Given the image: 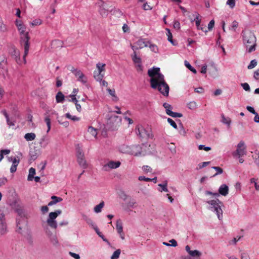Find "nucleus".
I'll return each mask as SVG.
<instances>
[{"label":"nucleus","instance_id":"obj_18","mask_svg":"<svg viewBox=\"0 0 259 259\" xmlns=\"http://www.w3.org/2000/svg\"><path fill=\"white\" fill-rule=\"evenodd\" d=\"M74 75L77 78V80L78 81L81 82L83 84H85L87 82V77L80 70H75L74 71Z\"/></svg>","mask_w":259,"mask_h":259},{"label":"nucleus","instance_id":"obj_8","mask_svg":"<svg viewBox=\"0 0 259 259\" xmlns=\"http://www.w3.org/2000/svg\"><path fill=\"white\" fill-rule=\"evenodd\" d=\"M106 64L98 63L96 64V70L94 71V77L96 81H101L104 76Z\"/></svg>","mask_w":259,"mask_h":259},{"label":"nucleus","instance_id":"obj_11","mask_svg":"<svg viewBox=\"0 0 259 259\" xmlns=\"http://www.w3.org/2000/svg\"><path fill=\"white\" fill-rule=\"evenodd\" d=\"M219 193H213L210 191H207L205 192V194L206 195H212L215 198L218 197L220 194L225 196L227 195H228V192H229L228 187L225 184H223V185H221L219 189Z\"/></svg>","mask_w":259,"mask_h":259},{"label":"nucleus","instance_id":"obj_16","mask_svg":"<svg viewBox=\"0 0 259 259\" xmlns=\"http://www.w3.org/2000/svg\"><path fill=\"white\" fill-rule=\"evenodd\" d=\"M120 165L121 162L119 161L110 160L104 165L103 168L105 170L108 171L110 169H116Z\"/></svg>","mask_w":259,"mask_h":259},{"label":"nucleus","instance_id":"obj_2","mask_svg":"<svg viewBox=\"0 0 259 259\" xmlns=\"http://www.w3.org/2000/svg\"><path fill=\"white\" fill-rule=\"evenodd\" d=\"M15 24L21 36L25 39L24 46V53L23 55L24 63L25 64L26 63V57L28 54L30 47L29 42L30 39L29 32L26 31V27L21 20L18 19L16 20Z\"/></svg>","mask_w":259,"mask_h":259},{"label":"nucleus","instance_id":"obj_27","mask_svg":"<svg viewBox=\"0 0 259 259\" xmlns=\"http://www.w3.org/2000/svg\"><path fill=\"white\" fill-rule=\"evenodd\" d=\"M218 69L215 66H212V68L209 70V73L213 78H217L218 77Z\"/></svg>","mask_w":259,"mask_h":259},{"label":"nucleus","instance_id":"obj_54","mask_svg":"<svg viewBox=\"0 0 259 259\" xmlns=\"http://www.w3.org/2000/svg\"><path fill=\"white\" fill-rule=\"evenodd\" d=\"M167 122L169 123V124L172 126L175 129H177L178 126L176 123L172 119L170 118H167Z\"/></svg>","mask_w":259,"mask_h":259},{"label":"nucleus","instance_id":"obj_34","mask_svg":"<svg viewBox=\"0 0 259 259\" xmlns=\"http://www.w3.org/2000/svg\"><path fill=\"white\" fill-rule=\"evenodd\" d=\"M39 146L42 148H45L48 145V142L46 140V137L42 136L39 140Z\"/></svg>","mask_w":259,"mask_h":259},{"label":"nucleus","instance_id":"obj_33","mask_svg":"<svg viewBox=\"0 0 259 259\" xmlns=\"http://www.w3.org/2000/svg\"><path fill=\"white\" fill-rule=\"evenodd\" d=\"M163 106L165 109L166 113L170 116L172 113V111L171 110L172 109L171 106L167 103H164L163 104Z\"/></svg>","mask_w":259,"mask_h":259},{"label":"nucleus","instance_id":"obj_31","mask_svg":"<svg viewBox=\"0 0 259 259\" xmlns=\"http://www.w3.org/2000/svg\"><path fill=\"white\" fill-rule=\"evenodd\" d=\"M105 205L104 201H101L99 204L96 205L94 208V210L96 213L101 212L102 208Z\"/></svg>","mask_w":259,"mask_h":259},{"label":"nucleus","instance_id":"obj_36","mask_svg":"<svg viewBox=\"0 0 259 259\" xmlns=\"http://www.w3.org/2000/svg\"><path fill=\"white\" fill-rule=\"evenodd\" d=\"M35 174V169L31 167L29 169V174L27 178V180L29 181H32L34 178V176Z\"/></svg>","mask_w":259,"mask_h":259},{"label":"nucleus","instance_id":"obj_61","mask_svg":"<svg viewBox=\"0 0 259 259\" xmlns=\"http://www.w3.org/2000/svg\"><path fill=\"white\" fill-rule=\"evenodd\" d=\"M52 200H53V201L55 202V204H56L58 202H61L62 201V198L60 197H57L56 196H52L51 197Z\"/></svg>","mask_w":259,"mask_h":259},{"label":"nucleus","instance_id":"obj_25","mask_svg":"<svg viewBox=\"0 0 259 259\" xmlns=\"http://www.w3.org/2000/svg\"><path fill=\"white\" fill-rule=\"evenodd\" d=\"M46 234L49 237H50L51 240L53 244L54 245H57L58 243L57 238L56 236L53 235V233L49 230L48 229H47L46 231Z\"/></svg>","mask_w":259,"mask_h":259},{"label":"nucleus","instance_id":"obj_47","mask_svg":"<svg viewBox=\"0 0 259 259\" xmlns=\"http://www.w3.org/2000/svg\"><path fill=\"white\" fill-rule=\"evenodd\" d=\"M45 121L46 122L47 127H48V130H47V132L49 133V132L50 131V129H51V119L49 116H47L45 117Z\"/></svg>","mask_w":259,"mask_h":259},{"label":"nucleus","instance_id":"obj_40","mask_svg":"<svg viewBox=\"0 0 259 259\" xmlns=\"http://www.w3.org/2000/svg\"><path fill=\"white\" fill-rule=\"evenodd\" d=\"M121 253V250L118 249L116 250L111 256V259H118Z\"/></svg>","mask_w":259,"mask_h":259},{"label":"nucleus","instance_id":"obj_3","mask_svg":"<svg viewBox=\"0 0 259 259\" xmlns=\"http://www.w3.org/2000/svg\"><path fill=\"white\" fill-rule=\"evenodd\" d=\"M243 42L248 53L255 50L256 37L251 31H242Z\"/></svg>","mask_w":259,"mask_h":259},{"label":"nucleus","instance_id":"obj_21","mask_svg":"<svg viewBox=\"0 0 259 259\" xmlns=\"http://www.w3.org/2000/svg\"><path fill=\"white\" fill-rule=\"evenodd\" d=\"M185 249L189 254L193 257H199L202 254V253L198 250H191L189 245L185 247Z\"/></svg>","mask_w":259,"mask_h":259},{"label":"nucleus","instance_id":"obj_10","mask_svg":"<svg viewBox=\"0 0 259 259\" xmlns=\"http://www.w3.org/2000/svg\"><path fill=\"white\" fill-rule=\"evenodd\" d=\"M121 122L120 117L115 115H111L108 118L107 125L109 128L115 130L120 125Z\"/></svg>","mask_w":259,"mask_h":259},{"label":"nucleus","instance_id":"obj_37","mask_svg":"<svg viewBox=\"0 0 259 259\" xmlns=\"http://www.w3.org/2000/svg\"><path fill=\"white\" fill-rule=\"evenodd\" d=\"M137 202L134 199L130 198L126 203V206L128 208H134L137 205Z\"/></svg>","mask_w":259,"mask_h":259},{"label":"nucleus","instance_id":"obj_1","mask_svg":"<svg viewBox=\"0 0 259 259\" xmlns=\"http://www.w3.org/2000/svg\"><path fill=\"white\" fill-rule=\"evenodd\" d=\"M150 77V86L153 89L157 90L164 96H168L169 88L165 81L164 75L160 72V68L153 67L148 70Z\"/></svg>","mask_w":259,"mask_h":259},{"label":"nucleus","instance_id":"obj_14","mask_svg":"<svg viewBox=\"0 0 259 259\" xmlns=\"http://www.w3.org/2000/svg\"><path fill=\"white\" fill-rule=\"evenodd\" d=\"M136 130L137 134L141 138L147 139L150 137V131L147 130L143 126L138 125Z\"/></svg>","mask_w":259,"mask_h":259},{"label":"nucleus","instance_id":"obj_4","mask_svg":"<svg viewBox=\"0 0 259 259\" xmlns=\"http://www.w3.org/2000/svg\"><path fill=\"white\" fill-rule=\"evenodd\" d=\"M206 203L208 204L207 208L211 211L215 213L219 220L223 218V210L222 207L223 204L219 199L207 200Z\"/></svg>","mask_w":259,"mask_h":259},{"label":"nucleus","instance_id":"obj_28","mask_svg":"<svg viewBox=\"0 0 259 259\" xmlns=\"http://www.w3.org/2000/svg\"><path fill=\"white\" fill-rule=\"evenodd\" d=\"M167 183L166 181L164 182L162 184H159L158 185V186L159 187V188L158 189V190L160 192H167L168 191V190L167 188Z\"/></svg>","mask_w":259,"mask_h":259},{"label":"nucleus","instance_id":"obj_39","mask_svg":"<svg viewBox=\"0 0 259 259\" xmlns=\"http://www.w3.org/2000/svg\"><path fill=\"white\" fill-rule=\"evenodd\" d=\"M166 35L167 36V40L173 45H175L173 40H172V35L171 33L170 32V30L168 28H166Z\"/></svg>","mask_w":259,"mask_h":259},{"label":"nucleus","instance_id":"obj_15","mask_svg":"<svg viewBox=\"0 0 259 259\" xmlns=\"http://www.w3.org/2000/svg\"><path fill=\"white\" fill-rule=\"evenodd\" d=\"M8 231L5 215L3 213H0V234L4 235L7 233Z\"/></svg>","mask_w":259,"mask_h":259},{"label":"nucleus","instance_id":"obj_32","mask_svg":"<svg viewBox=\"0 0 259 259\" xmlns=\"http://www.w3.org/2000/svg\"><path fill=\"white\" fill-rule=\"evenodd\" d=\"M140 148L139 149H137L136 150L137 151H145V154L144 155H143L142 156H144L148 154H149V151H148L147 149H148V146L147 145H145V144H142L141 145V146L140 145H137Z\"/></svg>","mask_w":259,"mask_h":259},{"label":"nucleus","instance_id":"obj_5","mask_svg":"<svg viewBox=\"0 0 259 259\" xmlns=\"http://www.w3.org/2000/svg\"><path fill=\"white\" fill-rule=\"evenodd\" d=\"M206 203L208 204L207 208L211 211L215 213L219 220L223 218V210L222 207L223 204L219 199L207 200Z\"/></svg>","mask_w":259,"mask_h":259},{"label":"nucleus","instance_id":"obj_24","mask_svg":"<svg viewBox=\"0 0 259 259\" xmlns=\"http://www.w3.org/2000/svg\"><path fill=\"white\" fill-rule=\"evenodd\" d=\"M221 121L223 124H226L228 128L230 127L232 120L230 117H226L224 114H222Z\"/></svg>","mask_w":259,"mask_h":259},{"label":"nucleus","instance_id":"obj_60","mask_svg":"<svg viewBox=\"0 0 259 259\" xmlns=\"http://www.w3.org/2000/svg\"><path fill=\"white\" fill-rule=\"evenodd\" d=\"M227 5H229L230 8L233 9L235 6V0H228Z\"/></svg>","mask_w":259,"mask_h":259},{"label":"nucleus","instance_id":"obj_64","mask_svg":"<svg viewBox=\"0 0 259 259\" xmlns=\"http://www.w3.org/2000/svg\"><path fill=\"white\" fill-rule=\"evenodd\" d=\"M241 86L243 89L246 91H250V87L247 83H241Z\"/></svg>","mask_w":259,"mask_h":259},{"label":"nucleus","instance_id":"obj_12","mask_svg":"<svg viewBox=\"0 0 259 259\" xmlns=\"http://www.w3.org/2000/svg\"><path fill=\"white\" fill-rule=\"evenodd\" d=\"M150 42L146 41L145 39L140 38L138 39L134 45H131V48L134 52H136L137 50L142 49L144 47H147Z\"/></svg>","mask_w":259,"mask_h":259},{"label":"nucleus","instance_id":"obj_45","mask_svg":"<svg viewBox=\"0 0 259 259\" xmlns=\"http://www.w3.org/2000/svg\"><path fill=\"white\" fill-rule=\"evenodd\" d=\"M77 161L80 166L84 168L87 167V163L85 160L84 159V157L78 159Z\"/></svg>","mask_w":259,"mask_h":259},{"label":"nucleus","instance_id":"obj_52","mask_svg":"<svg viewBox=\"0 0 259 259\" xmlns=\"http://www.w3.org/2000/svg\"><path fill=\"white\" fill-rule=\"evenodd\" d=\"M138 180L140 181L150 182L151 181H153L154 180H156V178H154L153 179H150L148 178H146L144 176H139L138 177Z\"/></svg>","mask_w":259,"mask_h":259},{"label":"nucleus","instance_id":"obj_42","mask_svg":"<svg viewBox=\"0 0 259 259\" xmlns=\"http://www.w3.org/2000/svg\"><path fill=\"white\" fill-rule=\"evenodd\" d=\"M257 179L255 178H253L250 179V183L251 184H253L255 189L256 191H259V184L257 183Z\"/></svg>","mask_w":259,"mask_h":259},{"label":"nucleus","instance_id":"obj_41","mask_svg":"<svg viewBox=\"0 0 259 259\" xmlns=\"http://www.w3.org/2000/svg\"><path fill=\"white\" fill-rule=\"evenodd\" d=\"M65 116L66 118L70 119L73 121H77L80 120L79 117H78L76 116L71 115L69 113H66Z\"/></svg>","mask_w":259,"mask_h":259},{"label":"nucleus","instance_id":"obj_17","mask_svg":"<svg viewBox=\"0 0 259 259\" xmlns=\"http://www.w3.org/2000/svg\"><path fill=\"white\" fill-rule=\"evenodd\" d=\"M26 221L23 218L17 220V232L22 234L26 229Z\"/></svg>","mask_w":259,"mask_h":259},{"label":"nucleus","instance_id":"obj_30","mask_svg":"<svg viewBox=\"0 0 259 259\" xmlns=\"http://www.w3.org/2000/svg\"><path fill=\"white\" fill-rule=\"evenodd\" d=\"M65 100V97L62 92H59L56 96V102L62 103Z\"/></svg>","mask_w":259,"mask_h":259},{"label":"nucleus","instance_id":"obj_22","mask_svg":"<svg viewBox=\"0 0 259 259\" xmlns=\"http://www.w3.org/2000/svg\"><path fill=\"white\" fill-rule=\"evenodd\" d=\"M98 134L97 130L93 126H89L88 129L87 136L89 138H97V136Z\"/></svg>","mask_w":259,"mask_h":259},{"label":"nucleus","instance_id":"obj_51","mask_svg":"<svg viewBox=\"0 0 259 259\" xmlns=\"http://www.w3.org/2000/svg\"><path fill=\"white\" fill-rule=\"evenodd\" d=\"M257 61L255 59L251 61L250 64L247 66L248 69H251L254 68L257 65Z\"/></svg>","mask_w":259,"mask_h":259},{"label":"nucleus","instance_id":"obj_57","mask_svg":"<svg viewBox=\"0 0 259 259\" xmlns=\"http://www.w3.org/2000/svg\"><path fill=\"white\" fill-rule=\"evenodd\" d=\"M150 49H151V50L154 52V53H157L158 52V48L157 47L154 45V44H151L150 43L148 45V46Z\"/></svg>","mask_w":259,"mask_h":259},{"label":"nucleus","instance_id":"obj_23","mask_svg":"<svg viewBox=\"0 0 259 259\" xmlns=\"http://www.w3.org/2000/svg\"><path fill=\"white\" fill-rule=\"evenodd\" d=\"M195 15L196 17L194 18V21L196 22L197 29L201 30L205 33H207V30L201 26V19L199 18V15L197 13H196ZM192 21H193V20H192Z\"/></svg>","mask_w":259,"mask_h":259},{"label":"nucleus","instance_id":"obj_58","mask_svg":"<svg viewBox=\"0 0 259 259\" xmlns=\"http://www.w3.org/2000/svg\"><path fill=\"white\" fill-rule=\"evenodd\" d=\"M179 133L181 135L185 136L186 132L184 126L181 124L179 127Z\"/></svg>","mask_w":259,"mask_h":259},{"label":"nucleus","instance_id":"obj_6","mask_svg":"<svg viewBox=\"0 0 259 259\" xmlns=\"http://www.w3.org/2000/svg\"><path fill=\"white\" fill-rule=\"evenodd\" d=\"M140 148L138 146H130L125 144H122L118 147L119 151L123 153H128L133 155L135 156L140 157L144 155L145 151H138L136 150Z\"/></svg>","mask_w":259,"mask_h":259},{"label":"nucleus","instance_id":"obj_20","mask_svg":"<svg viewBox=\"0 0 259 259\" xmlns=\"http://www.w3.org/2000/svg\"><path fill=\"white\" fill-rule=\"evenodd\" d=\"M10 53L14 57L17 63L21 64L20 51L16 48L13 47L11 50Z\"/></svg>","mask_w":259,"mask_h":259},{"label":"nucleus","instance_id":"obj_13","mask_svg":"<svg viewBox=\"0 0 259 259\" xmlns=\"http://www.w3.org/2000/svg\"><path fill=\"white\" fill-rule=\"evenodd\" d=\"M131 57L137 70L138 71H142L143 70L142 60L141 58L137 55L136 52H134L133 54L131 55Z\"/></svg>","mask_w":259,"mask_h":259},{"label":"nucleus","instance_id":"obj_26","mask_svg":"<svg viewBox=\"0 0 259 259\" xmlns=\"http://www.w3.org/2000/svg\"><path fill=\"white\" fill-rule=\"evenodd\" d=\"M107 91L109 95L112 97V101L114 102H117L118 101V98L116 96L115 90L114 89H111L110 88H107Z\"/></svg>","mask_w":259,"mask_h":259},{"label":"nucleus","instance_id":"obj_35","mask_svg":"<svg viewBox=\"0 0 259 259\" xmlns=\"http://www.w3.org/2000/svg\"><path fill=\"white\" fill-rule=\"evenodd\" d=\"M42 23V21L40 19H35L29 22V25L32 27L40 25Z\"/></svg>","mask_w":259,"mask_h":259},{"label":"nucleus","instance_id":"obj_9","mask_svg":"<svg viewBox=\"0 0 259 259\" xmlns=\"http://www.w3.org/2000/svg\"><path fill=\"white\" fill-rule=\"evenodd\" d=\"M247 153L246 146L243 141H240L236 146V149L232 152L234 157H240L246 155Z\"/></svg>","mask_w":259,"mask_h":259},{"label":"nucleus","instance_id":"obj_59","mask_svg":"<svg viewBox=\"0 0 259 259\" xmlns=\"http://www.w3.org/2000/svg\"><path fill=\"white\" fill-rule=\"evenodd\" d=\"M198 149L200 150H204L205 151H208L211 150V147H206V146H205V145H200L198 146Z\"/></svg>","mask_w":259,"mask_h":259},{"label":"nucleus","instance_id":"obj_49","mask_svg":"<svg viewBox=\"0 0 259 259\" xmlns=\"http://www.w3.org/2000/svg\"><path fill=\"white\" fill-rule=\"evenodd\" d=\"M3 114L5 115V117L6 118V119H7V123L8 125H9V126H12V125H14V123L13 122H11L9 118V116L7 114V113L6 112V111L5 110H3L2 111Z\"/></svg>","mask_w":259,"mask_h":259},{"label":"nucleus","instance_id":"obj_7","mask_svg":"<svg viewBox=\"0 0 259 259\" xmlns=\"http://www.w3.org/2000/svg\"><path fill=\"white\" fill-rule=\"evenodd\" d=\"M62 211L60 209L56 210L54 212L49 213L46 222L48 225L52 229H56L57 228L58 224L56 219L59 215L61 214Z\"/></svg>","mask_w":259,"mask_h":259},{"label":"nucleus","instance_id":"obj_55","mask_svg":"<svg viewBox=\"0 0 259 259\" xmlns=\"http://www.w3.org/2000/svg\"><path fill=\"white\" fill-rule=\"evenodd\" d=\"M142 170L146 173L152 171V168L148 165H144L142 167Z\"/></svg>","mask_w":259,"mask_h":259},{"label":"nucleus","instance_id":"obj_53","mask_svg":"<svg viewBox=\"0 0 259 259\" xmlns=\"http://www.w3.org/2000/svg\"><path fill=\"white\" fill-rule=\"evenodd\" d=\"M240 238H241L240 236H239H239H237L236 237L233 238V239H232L231 240H230L229 241V244L230 245H235V244H236V243L239 240Z\"/></svg>","mask_w":259,"mask_h":259},{"label":"nucleus","instance_id":"obj_44","mask_svg":"<svg viewBox=\"0 0 259 259\" xmlns=\"http://www.w3.org/2000/svg\"><path fill=\"white\" fill-rule=\"evenodd\" d=\"M187 107L190 109L194 110L197 108V104L195 101H191L188 104Z\"/></svg>","mask_w":259,"mask_h":259},{"label":"nucleus","instance_id":"obj_63","mask_svg":"<svg viewBox=\"0 0 259 259\" xmlns=\"http://www.w3.org/2000/svg\"><path fill=\"white\" fill-rule=\"evenodd\" d=\"M214 26V21L213 20H211L208 24V29L210 31L212 29Z\"/></svg>","mask_w":259,"mask_h":259},{"label":"nucleus","instance_id":"obj_43","mask_svg":"<svg viewBox=\"0 0 259 259\" xmlns=\"http://www.w3.org/2000/svg\"><path fill=\"white\" fill-rule=\"evenodd\" d=\"M118 196L123 201H126L128 197V196L124 191H120L118 194Z\"/></svg>","mask_w":259,"mask_h":259},{"label":"nucleus","instance_id":"obj_29","mask_svg":"<svg viewBox=\"0 0 259 259\" xmlns=\"http://www.w3.org/2000/svg\"><path fill=\"white\" fill-rule=\"evenodd\" d=\"M36 138V135L33 133H27L24 136V138L27 141H31Z\"/></svg>","mask_w":259,"mask_h":259},{"label":"nucleus","instance_id":"obj_46","mask_svg":"<svg viewBox=\"0 0 259 259\" xmlns=\"http://www.w3.org/2000/svg\"><path fill=\"white\" fill-rule=\"evenodd\" d=\"M238 26V22L236 20H234L232 22L230 27L229 28L230 30H232L233 31H236L237 28Z\"/></svg>","mask_w":259,"mask_h":259},{"label":"nucleus","instance_id":"obj_38","mask_svg":"<svg viewBox=\"0 0 259 259\" xmlns=\"http://www.w3.org/2000/svg\"><path fill=\"white\" fill-rule=\"evenodd\" d=\"M0 31L1 32H5L8 31L7 25L4 23V21L0 16Z\"/></svg>","mask_w":259,"mask_h":259},{"label":"nucleus","instance_id":"obj_19","mask_svg":"<svg viewBox=\"0 0 259 259\" xmlns=\"http://www.w3.org/2000/svg\"><path fill=\"white\" fill-rule=\"evenodd\" d=\"M116 229L120 236V238L123 240H124L125 236L124 233L123 232L122 223L120 220H117L116 222Z\"/></svg>","mask_w":259,"mask_h":259},{"label":"nucleus","instance_id":"obj_62","mask_svg":"<svg viewBox=\"0 0 259 259\" xmlns=\"http://www.w3.org/2000/svg\"><path fill=\"white\" fill-rule=\"evenodd\" d=\"M69 254L74 259H80V257L78 254L70 251Z\"/></svg>","mask_w":259,"mask_h":259},{"label":"nucleus","instance_id":"obj_50","mask_svg":"<svg viewBox=\"0 0 259 259\" xmlns=\"http://www.w3.org/2000/svg\"><path fill=\"white\" fill-rule=\"evenodd\" d=\"M86 222L88 225L92 226L95 230H97V226L95 224L94 222L91 219H87Z\"/></svg>","mask_w":259,"mask_h":259},{"label":"nucleus","instance_id":"obj_48","mask_svg":"<svg viewBox=\"0 0 259 259\" xmlns=\"http://www.w3.org/2000/svg\"><path fill=\"white\" fill-rule=\"evenodd\" d=\"M10 153V150L8 149L5 150H1L0 152V161H2V160L4 158V155H7L9 154Z\"/></svg>","mask_w":259,"mask_h":259},{"label":"nucleus","instance_id":"obj_56","mask_svg":"<svg viewBox=\"0 0 259 259\" xmlns=\"http://www.w3.org/2000/svg\"><path fill=\"white\" fill-rule=\"evenodd\" d=\"M76 156L77 159L79 158H84V153L82 152L81 149H78L76 152Z\"/></svg>","mask_w":259,"mask_h":259}]
</instances>
